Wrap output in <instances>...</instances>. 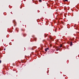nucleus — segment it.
I'll return each mask as SVG.
<instances>
[{"label": "nucleus", "mask_w": 79, "mask_h": 79, "mask_svg": "<svg viewBox=\"0 0 79 79\" xmlns=\"http://www.w3.org/2000/svg\"><path fill=\"white\" fill-rule=\"evenodd\" d=\"M63 45V44H60V48H61V47H62V46Z\"/></svg>", "instance_id": "4"}, {"label": "nucleus", "mask_w": 79, "mask_h": 79, "mask_svg": "<svg viewBox=\"0 0 79 79\" xmlns=\"http://www.w3.org/2000/svg\"><path fill=\"white\" fill-rule=\"evenodd\" d=\"M65 2H68V0H65Z\"/></svg>", "instance_id": "9"}, {"label": "nucleus", "mask_w": 79, "mask_h": 79, "mask_svg": "<svg viewBox=\"0 0 79 79\" xmlns=\"http://www.w3.org/2000/svg\"><path fill=\"white\" fill-rule=\"evenodd\" d=\"M26 35H23V36H24V37H25V36H26Z\"/></svg>", "instance_id": "11"}, {"label": "nucleus", "mask_w": 79, "mask_h": 79, "mask_svg": "<svg viewBox=\"0 0 79 79\" xmlns=\"http://www.w3.org/2000/svg\"><path fill=\"white\" fill-rule=\"evenodd\" d=\"M73 45V42H70V45L71 46Z\"/></svg>", "instance_id": "5"}, {"label": "nucleus", "mask_w": 79, "mask_h": 79, "mask_svg": "<svg viewBox=\"0 0 79 79\" xmlns=\"http://www.w3.org/2000/svg\"><path fill=\"white\" fill-rule=\"evenodd\" d=\"M48 35H45L44 36L46 37Z\"/></svg>", "instance_id": "7"}, {"label": "nucleus", "mask_w": 79, "mask_h": 79, "mask_svg": "<svg viewBox=\"0 0 79 79\" xmlns=\"http://www.w3.org/2000/svg\"><path fill=\"white\" fill-rule=\"evenodd\" d=\"M55 48L57 51H58V50H60V48L58 46H56Z\"/></svg>", "instance_id": "1"}, {"label": "nucleus", "mask_w": 79, "mask_h": 79, "mask_svg": "<svg viewBox=\"0 0 79 79\" xmlns=\"http://www.w3.org/2000/svg\"><path fill=\"white\" fill-rule=\"evenodd\" d=\"M53 47V48H55V47Z\"/></svg>", "instance_id": "14"}, {"label": "nucleus", "mask_w": 79, "mask_h": 79, "mask_svg": "<svg viewBox=\"0 0 79 79\" xmlns=\"http://www.w3.org/2000/svg\"><path fill=\"white\" fill-rule=\"evenodd\" d=\"M48 50V48H46L45 49V50L46 52H47V50Z\"/></svg>", "instance_id": "3"}, {"label": "nucleus", "mask_w": 79, "mask_h": 79, "mask_svg": "<svg viewBox=\"0 0 79 79\" xmlns=\"http://www.w3.org/2000/svg\"><path fill=\"white\" fill-rule=\"evenodd\" d=\"M39 2H41L42 0H39Z\"/></svg>", "instance_id": "8"}, {"label": "nucleus", "mask_w": 79, "mask_h": 79, "mask_svg": "<svg viewBox=\"0 0 79 79\" xmlns=\"http://www.w3.org/2000/svg\"><path fill=\"white\" fill-rule=\"evenodd\" d=\"M5 50H6V49L5 48H4V51Z\"/></svg>", "instance_id": "13"}, {"label": "nucleus", "mask_w": 79, "mask_h": 79, "mask_svg": "<svg viewBox=\"0 0 79 79\" xmlns=\"http://www.w3.org/2000/svg\"><path fill=\"white\" fill-rule=\"evenodd\" d=\"M50 39H51V40H52V38L51 36L50 37Z\"/></svg>", "instance_id": "6"}, {"label": "nucleus", "mask_w": 79, "mask_h": 79, "mask_svg": "<svg viewBox=\"0 0 79 79\" xmlns=\"http://www.w3.org/2000/svg\"><path fill=\"white\" fill-rule=\"evenodd\" d=\"M50 47H52V45L50 44Z\"/></svg>", "instance_id": "10"}, {"label": "nucleus", "mask_w": 79, "mask_h": 79, "mask_svg": "<svg viewBox=\"0 0 79 79\" xmlns=\"http://www.w3.org/2000/svg\"><path fill=\"white\" fill-rule=\"evenodd\" d=\"M32 37H34V40H35V41H36V40H37V38H36L34 36H33Z\"/></svg>", "instance_id": "2"}, {"label": "nucleus", "mask_w": 79, "mask_h": 79, "mask_svg": "<svg viewBox=\"0 0 79 79\" xmlns=\"http://www.w3.org/2000/svg\"><path fill=\"white\" fill-rule=\"evenodd\" d=\"M1 62H2V61L0 60V63H1Z\"/></svg>", "instance_id": "12"}]
</instances>
